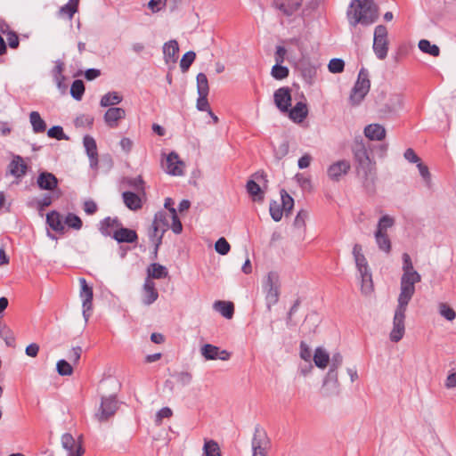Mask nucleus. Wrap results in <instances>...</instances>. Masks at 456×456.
Masks as SVG:
<instances>
[{
    "instance_id": "f257e3e1",
    "label": "nucleus",
    "mask_w": 456,
    "mask_h": 456,
    "mask_svg": "<svg viewBox=\"0 0 456 456\" xmlns=\"http://www.w3.org/2000/svg\"><path fill=\"white\" fill-rule=\"evenodd\" d=\"M353 152L356 162L357 175L361 179L362 186L368 192H374L377 180L376 162L370 159V153L362 141L354 142Z\"/></svg>"
},
{
    "instance_id": "f03ea898",
    "label": "nucleus",
    "mask_w": 456,
    "mask_h": 456,
    "mask_svg": "<svg viewBox=\"0 0 456 456\" xmlns=\"http://www.w3.org/2000/svg\"><path fill=\"white\" fill-rule=\"evenodd\" d=\"M346 17L351 27L355 28L358 24L369 26L378 20L379 9L371 0H352Z\"/></svg>"
},
{
    "instance_id": "7ed1b4c3",
    "label": "nucleus",
    "mask_w": 456,
    "mask_h": 456,
    "mask_svg": "<svg viewBox=\"0 0 456 456\" xmlns=\"http://www.w3.org/2000/svg\"><path fill=\"white\" fill-rule=\"evenodd\" d=\"M412 296L400 295L397 298V306L393 318V328L389 334L392 342H399L405 333V318L407 306L411 300Z\"/></svg>"
},
{
    "instance_id": "20e7f679",
    "label": "nucleus",
    "mask_w": 456,
    "mask_h": 456,
    "mask_svg": "<svg viewBox=\"0 0 456 456\" xmlns=\"http://www.w3.org/2000/svg\"><path fill=\"white\" fill-rule=\"evenodd\" d=\"M403 275L400 281V295L412 296L415 293V284L421 281L420 274L414 270L411 256L408 253H403Z\"/></svg>"
},
{
    "instance_id": "39448f33",
    "label": "nucleus",
    "mask_w": 456,
    "mask_h": 456,
    "mask_svg": "<svg viewBox=\"0 0 456 456\" xmlns=\"http://www.w3.org/2000/svg\"><path fill=\"white\" fill-rule=\"evenodd\" d=\"M343 357L339 353L335 354L330 359V365L327 373L322 374L321 393L326 396L338 395L339 382L338 369L341 366Z\"/></svg>"
},
{
    "instance_id": "423d86ee",
    "label": "nucleus",
    "mask_w": 456,
    "mask_h": 456,
    "mask_svg": "<svg viewBox=\"0 0 456 456\" xmlns=\"http://www.w3.org/2000/svg\"><path fill=\"white\" fill-rule=\"evenodd\" d=\"M370 88L369 71L362 68L358 73L357 80L351 90L349 102L352 105H359L365 98Z\"/></svg>"
},
{
    "instance_id": "0eeeda50",
    "label": "nucleus",
    "mask_w": 456,
    "mask_h": 456,
    "mask_svg": "<svg viewBox=\"0 0 456 456\" xmlns=\"http://www.w3.org/2000/svg\"><path fill=\"white\" fill-rule=\"evenodd\" d=\"M263 288L265 292V301L267 309L270 311L280 297V282L279 276L274 272L268 273L266 279L264 281Z\"/></svg>"
},
{
    "instance_id": "6e6552de",
    "label": "nucleus",
    "mask_w": 456,
    "mask_h": 456,
    "mask_svg": "<svg viewBox=\"0 0 456 456\" xmlns=\"http://www.w3.org/2000/svg\"><path fill=\"white\" fill-rule=\"evenodd\" d=\"M251 446L252 456H267L271 442L265 430L260 425L255 427Z\"/></svg>"
},
{
    "instance_id": "1a4fd4ad",
    "label": "nucleus",
    "mask_w": 456,
    "mask_h": 456,
    "mask_svg": "<svg viewBox=\"0 0 456 456\" xmlns=\"http://www.w3.org/2000/svg\"><path fill=\"white\" fill-rule=\"evenodd\" d=\"M373 51L379 60H384L388 52L387 29L383 25H379L374 30Z\"/></svg>"
},
{
    "instance_id": "9d476101",
    "label": "nucleus",
    "mask_w": 456,
    "mask_h": 456,
    "mask_svg": "<svg viewBox=\"0 0 456 456\" xmlns=\"http://www.w3.org/2000/svg\"><path fill=\"white\" fill-rule=\"evenodd\" d=\"M117 410L118 400L115 395L102 396L96 417L100 421H106L116 413Z\"/></svg>"
},
{
    "instance_id": "9b49d317",
    "label": "nucleus",
    "mask_w": 456,
    "mask_h": 456,
    "mask_svg": "<svg viewBox=\"0 0 456 456\" xmlns=\"http://www.w3.org/2000/svg\"><path fill=\"white\" fill-rule=\"evenodd\" d=\"M80 283V297L82 298V307H83V316L86 320V322L88 321L93 308V297H94V292L93 288L89 286L86 281L85 278L79 279Z\"/></svg>"
},
{
    "instance_id": "f8f14e48",
    "label": "nucleus",
    "mask_w": 456,
    "mask_h": 456,
    "mask_svg": "<svg viewBox=\"0 0 456 456\" xmlns=\"http://www.w3.org/2000/svg\"><path fill=\"white\" fill-rule=\"evenodd\" d=\"M273 101L275 106L281 112H287L291 107V89L289 86L278 88L273 94Z\"/></svg>"
},
{
    "instance_id": "ddd939ff",
    "label": "nucleus",
    "mask_w": 456,
    "mask_h": 456,
    "mask_svg": "<svg viewBox=\"0 0 456 456\" xmlns=\"http://www.w3.org/2000/svg\"><path fill=\"white\" fill-rule=\"evenodd\" d=\"M200 353L206 360H216L228 361L231 357V353L226 350H221L220 347L211 345L205 344L200 348Z\"/></svg>"
},
{
    "instance_id": "4468645a",
    "label": "nucleus",
    "mask_w": 456,
    "mask_h": 456,
    "mask_svg": "<svg viewBox=\"0 0 456 456\" xmlns=\"http://www.w3.org/2000/svg\"><path fill=\"white\" fill-rule=\"evenodd\" d=\"M61 444L69 456H82L85 452L81 442H77L69 433L62 435Z\"/></svg>"
},
{
    "instance_id": "2eb2a0df",
    "label": "nucleus",
    "mask_w": 456,
    "mask_h": 456,
    "mask_svg": "<svg viewBox=\"0 0 456 456\" xmlns=\"http://www.w3.org/2000/svg\"><path fill=\"white\" fill-rule=\"evenodd\" d=\"M112 239H114L118 243H136L138 240V235L135 230L120 227L113 232Z\"/></svg>"
},
{
    "instance_id": "dca6fc26",
    "label": "nucleus",
    "mask_w": 456,
    "mask_h": 456,
    "mask_svg": "<svg viewBox=\"0 0 456 456\" xmlns=\"http://www.w3.org/2000/svg\"><path fill=\"white\" fill-rule=\"evenodd\" d=\"M83 144L89 158L90 167L92 168H96L98 166V152L95 140L92 136L86 134L83 138Z\"/></svg>"
},
{
    "instance_id": "f3484780",
    "label": "nucleus",
    "mask_w": 456,
    "mask_h": 456,
    "mask_svg": "<svg viewBox=\"0 0 456 456\" xmlns=\"http://www.w3.org/2000/svg\"><path fill=\"white\" fill-rule=\"evenodd\" d=\"M58 178L47 171L39 173L37 179V186L45 191H53L58 186Z\"/></svg>"
},
{
    "instance_id": "a211bd4d",
    "label": "nucleus",
    "mask_w": 456,
    "mask_h": 456,
    "mask_svg": "<svg viewBox=\"0 0 456 456\" xmlns=\"http://www.w3.org/2000/svg\"><path fill=\"white\" fill-rule=\"evenodd\" d=\"M158 297L159 292L155 287L154 281L149 279H145L142 287V304L145 305H151L158 299Z\"/></svg>"
},
{
    "instance_id": "6ab92c4d",
    "label": "nucleus",
    "mask_w": 456,
    "mask_h": 456,
    "mask_svg": "<svg viewBox=\"0 0 456 456\" xmlns=\"http://www.w3.org/2000/svg\"><path fill=\"white\" fill-rule=\"evenodd\" d=\"M126 111L122 108L110 107L104 114V121L110 128L118 127V120L125 118Z\"/></svg>"
},
{
    "instance_id": "aec40b11",
    "label": "nucleus",
    "mask_w": 456,
    "mask_h": 456,
    "mask_svg": "<svg viewBox=\"0 0 456 456\" xmlns=\"http://www.w3.org/2000/svg\"><path fill=\"white\" fill-rule=\"evenodd\" d=\"M183 162L179 159V156L176 152L171 151L166 157V172L172 175H183V170L179 167Z\"/></svg>"
},
{
    "instance_id": "412c9836",
    "label": "nucleus",
    "mask_w": 456,
    "mask_h": 456,
    "mask_svg": "<svg viewBox=\"0 0 456 456\" xmlns=\"http://www.w3.org/2000/svg\"><path fill=\"white\" fill-rule=\"evenodd\" d=\"M179 52L178 42L175 39L170 40L163 45L164 60L167 64L175 63L177 61V54Z\"/></svg>"
},
{
    "instance_id": "4be33fe9",
    "label": "nucleus",
    "mask_w": 456,
    "mask_h": 456,
    "mask_svg": "<svg viewBox=\"0 0 456 456\" xmlns=\"http://www.w3.org/2000/svg\"><path fill=\"white\" fill-rule=\"evenodd\" d=\"M289 118L296 123L302 122L308 114V109L306 103L304 102H297L293 108H289L288 110Z\"/></svg>"
},
{
    "instance_id": "5701e85b",
    "label": "nucleus",
    "mask_w": 456,
    "mask_h": 456,
    "mask_svg": "<svg viewBox=\"0 0 456 456\" xmlns=\"http://www.w3.org/2000/svg\"><path fill=\"white\" fill-rule=\"evenodd\" d=\"M350 169V163L347 160H339L332 164L328 169V175L332 180H338Z\"/></svg>"
},
{
    "instance_id": "b1692460",
    "label": "nucleus",
    "mask_w": 456,
    "mask_h": 456,
    "mask_svg": "<svg viewBox=\"0 0 456 456\" xmlns=\"http://www.w3.org/2000/svg\"><path fill=\"white\" fill-rule=\"evenodd\" d=\"M46 224L54 232L59 233H64L65 227L61 214L53 210L46 214Z\"/></svg>"
},
{
    "instance_id": "393cba45",
    "label": "nucleus",
    "mask_w": 456,
    "mask_h": 456,
    "mask_svg": "<svg viewBox=\"0 0 456 456\" xmlns=\"http://www.w3.org/2000/svg\"><path fill=\"white\" fill-rule=\"evenodd\" d=\"M8 167L10 174L16 178L22 177L27 172V165L24 163L23 159L19 155L13 157Z\"/></svg>"
},
{
    "instance_id": "a878e982",
    "label": "nucleus",
    "mask_w": 456,
    "mask_h": 456,
    "mask_svg": "<svg viewBox=\"0 0 456 456\" xmlns=\"http://www.w3.org/2000/svg\"><path fill=\"white\" fill-rule=\"evenodd\" d=\"M122 199L124 204L127 208L133 211H136L142 208V202L139 195L133 191H124L122 193Z\"/></svg>"
},
{
    "instance_id": "bb28decb",
    "label": "nucleus",
    "mask_w": 456,
    "mask_h": 456,
    "mask_svg": "<svg viewBox=\"0 0 456 456\" xmlns=\"http://www.w3.org/2000/svg\"><path fill=\"white\" fill-rule=\"evenodd\" d=\"M364 134L371 141H381L386 136V129L379 124H370L364 128Z\"/></svg>"
},
{
    "instance_id": "cd10ccee",
    "label": "nucleus",
    "mask_w": 456,
    "mask_h": 456,
    "mask_svg": "<svg viewBox=\"0 0 456 456\" xmlns=\"http://www.w3.org/2000/svg\"><path fill=\"white\" fill-rule=\"evenodd\" d=\"M168 276V271L166 266L158 264L152 263L147 267V277L146 279L153 280V279H164Z\"/></svg>"
},
{
    "instance_id": "c85d7f7f",
    "label": "nucleus",
    "mask_w": 456,
    "mask_h": 456,
    "mask_svg": "<svg viewBox=\"0 0 456 456\" xmlns=\"http://www.w3.org/2000/svg\"><path fill=\"white\" fill-rule=\"evenodd\" d=\"M353 255L359 273L370 271L368 262L362 254V248L360 244H355L354 246Z\"/></svg>"
},
{
    "instance_id": "c756f323",
    "label": "nucleus",
    "mask_w": 456,
    "mask_h": 456,
    "mask_svg": "<svg viewBox=\"0 0 456 456\" xmlns=\"http://www.w3.org/2000/svg\"><path fill=\"white\" fill-rule=\"evenodd\" d=\"M330 356L329 352L323 347L315 348V367L323 371L326 368H330Z\"/></svg>"
},
{
    "instance_id": "7c9ffc66",
    "label": "nucleus",
    "mask_w": 456,
    "mask_h": 456,
    "mask_svg": "<svg viewBox=\"0 0 456 456\" xmlns=\"http://www.w3.org/2000/svg\"><path fill=\"white\" fill-rule=\"evenodd\" d=\"M300 357L305 362V366L300 367V372L305 376L308 373H310L313 365L311 363V350L308 347V346L305 344V342L301 341L300 343Z\"/></svg>"
},
{
    "instance_id": "2f4dec72",
    "label": "nucleus",
    "mask_w": 456,
    "mask_h": 456,
    "mask_svg": "<svg viewBox=\"0 0 456 456\" xmlns=\"http://www.w3.org/2000/svg\"><path fill=\"white\" fill-rule=\"evenodd\" d=\"M374 238L379 250L386 254H389L391 252L392 244L388 233L375 231Z\"/></svg>"
},
{
    "instance_id": "473e14b6",
    "label": "nucleus",
    "mask_w": 456,
    "mask_h": 456,
    "mask_svg": "<svg viewBox=\"0 0 456 456\" xmlns=\"http://www.w3.org/2000/svg\"><path fill=\"white\" fill-rule=\"evenodd\" d=\"M214 308L226 319H231L233 316L234 305L231 301H216Z\"/></svg>"
},
{
    "instance_id": "72a5a7b5",
    "label": "nucleus",
    "mask_w": 456,
    "mask_h": 456,
    "mask_svg": "<svg viewBox=\"0 0 456 456\" xmlns=\"http://www.w3.org/2000/svg\"><path fill=\"white\" fill-rule=\"evenodd\" d=\"M403 95L400 94H393L390 95L387 102L385 105L386 112H396L403 107Z\"/></svg>"
},
{
    "instance_id": "f704fd0d",
    "label": "nucleus",
    "mask_w": 456,
    "mask_h": 456,
    "mask_svg": "<svg viewBox=\"0 0 456 456\" xmlns=\"http://www.w3.org/2000/svg\"><path fill=\"white\" fill-rule=\"evenodd\" d=\"M29 121L31 123L32 129H33L34 133L39 134V133H43L45 131L46 124L37 111L30 112Z\"/></svg>"
},
{
    "instance_id": "c9c22d12",
    "label": "nucleus",
    "mask_w": 456,
    "mask_h": 456,
    "mask_svg": "<svg viewBox=\"0 0 456 456\" xmlns=\"http://www.w3.org/2000/svg\"><path fill=\"white\" fill-rule=\"evenodd\" d=\"M169 218H171V214L159 210L155 214L152 223L166 232L169 228Z\"/></svg>"
},
{
    "instance_id": "e433bc0d",
    "label": "nucleus",
    "mask_w": 456,
    "mask_h": 456,
    "mask_svg": "<svg viewBox=\"0 0 456 456\" xmlns=\"http://www.w3.org/2000/svg\"><path fill=\"white\" fill-rule=\"evenodd\" d=\"M165 232L161 228L155 225L153 223L151 224L148 230V237L152 244H156L157 248L162 244V239Z\"/></svg>"
},
{
    "instance_id": "4c0bfd02",
    "label": "nucleus",
    "mask_w": 456,
    "mask_h": 456,
    "mask_svg": "<svg viewBox=\"0 0 456 456\" xmlns=\"http://www.w3.org/2000/svg\"><path fill=\"white\" fill-rule=\"evenodd\" d=\"M123 100V97L118 92H109L105 94L100 101L102 107H109L119 104Z\"/></svg>"
},
{
    "instance_id": "58836bf2",
    "label": "nucleus",
    "mask_w": 456,
    "mask_h": 456,
    "mask_svg": "<svg viewBox=\"0 0 456 456\" xmlns=\"http://www.w3.org/2000/svg\"><path fill=\"white\" fill-rule=\"evenodd\" d=\"M246 188L247 191L253 197L255 201H262L264 200V192L260 185L254 180H248Z\"/></svg>"
},
{
    "instance_id": "ea45409f",
    "label": "nucleus",
    "mask_w": 456,
    "mask_h": 456,
    "mask_svg": "<svg viewBox=\"0 0 456 456\" xmlns=\"http://www.w3.org/2000/svg\"><path fill=\"white\" fill-rule=\"evenodd\" d=\"M360 276L362 279L361 281V290L364 295H369L373 290V283L370 271L360 273Z\"/></svg>"
},
{
    "instance_id": "a19ab883",
    "label": "nucleus",
    "mask_w": 456,
    "mask_h": 456,
    "mask_svg": "<svg viewBox=\"0 0 456 456\" xmlns=\"http://www.w3.org/2000/svg\"><path fill=\"white\" fill-rule=\"evenodd\" d=\"M395 224V220L389 215L382 216L377 224L376 232L387 233V230L392 228Z\"/></svg>"
},
{
    "instance_id": "79ce46f5",
    "label": "nucleus",
    "mask_w": 456,
    "mask_h": 456,
    "mask_svg": "<svg viewBox=\"0 0 456 456\" xmlns=\"http://www.w3.org/2000/svg\"><path fill=\"white\" fill-rule=\"evenodd\" d=\"M302 0H287L281 3L278 8L282 11L286 15H292L301 5Z\"/></svg>"
},
{
    "instance_id": "37998d69",
    "label": "nucleus",
    "mask_w": 456,
    "mask_h": 456,
    "mask_svg": "<svg viewBox=\"0 0 456 456\" xmlns=\"http://www.w3.org/2000/svg\"><path fill=\"white\" fill-rule=\"evenodd\" d=\"M419 48L425 53H428L431 56L437 57L440 53V49L436 45H432L427 39H421L419 42Z\"/></svg>"
},
{
    "instance_id": "c03bdc74",
    "label": "nucleus",
    "mask_w": 456,
    "mask_h": 456,
    "mask_svg": "<svg viewBox=\"0 0 456 456\" xmlns=\"http://www.w3.org/2000/svg\"><path fill=\"white\" fill-rule=\"evenodd\" d=\"M289 69L281 63H275L271 69V76L276 80H282L289 77Z\"/></svg>"
},
{
    "instance_id": "a18cd8bd",
    "label": "nucleus",
    "mask_w": 456,
    "mask_h": 456,
    "mask_svg": "<svg viewBox=\"0 0 456 456\" xmlns=\"http://www.w3.org/2000/svg\"><path fill=\"white\" fill-rule=\"evenodd\" d=\"M85 90L84 82L80 79H76L70 86V94L75 100L80 101L85 94Z\"/></svg>"
},
{
    "instance_id": "49530a36",
    "label": "nucleus",
    "mask_w": 456,
    "mask_h": 456,
    "mask_svg": "<svg viewBox=\"0 0 456 456\" xmlns=\"http://www.w3.org/2000/svg\"><path fill=\"white\" fill-rule=\"evenodd\" d=\"M203 453L205 456H221L218 444L214 440L205 441Z\"/></svg>"
},
{
    "instance_id": "de8ad7c7",
    "label": "nucleus",
    "mask_w": 456,
    "mask_h": 456,
    "mask_svg": "<svg viewBox=\"0 0 456 456\" xmlns=\"http://www.w3.org/2000/svg\"><path fill=\"white\" fill-rule=\"evenodd\" d=\"M64 224L69 228H72L74 230H80L83 226L81 218L74 213H68V215L65 216Z\"/></svg>"
},
{
    "instance_id": "09e8293b",
    "label": "nucleus",
    "mask_w": 456,
    "mask_h": 456,
    "mask_svg": "<svg viewBox=\"0 0 456 456\" xmlns=\"http://www.w3.org/2000/svg\"><path fill=\"white\" fill-rule=\"evenodd\" d=\"M196 58V53L193 51H189L185 53L181 61H180V68L183 72H185L189 69L191 65L193 63Z\"/></svg>"
},
{
    "instance_id": "8fccbe9b",
    "label": "nucleus",
    "mask_w": 456,
    "mask_h": 456,
    "mask_svg": "<svg viewBox=\"0 0 456 456\" xmlns=\"http://www.w3.org/2000/svg\"><path fill=\"white\" fill-rule=\"evenodd\" d=\"M198 94H208L209 86L207 76L204 73H199L196 77Z\"/></svg>"
},
{
    "instance_id": "3c124183",
    "label": "nucleus",
    "mask_w": 456,
    "mask_h": 456,
    "mask_svg": "<svg viewBox=\"0 0 456 456\" xmlns=\"http://www.w3.org/2000/svg\"><path fill=\"white\" fill-rule=\"evenodd\" d=\"M281 207L286 213L290 212L294 207V199L284 189L281 191Z\"/></svg>"
},
{
    "instance_id": "603ef678",
    "label": "nucleus",
    "mask_w": 456,
    "mask_h": 456,
    "mask_svg": "<svg viewBox=\"0 0 456 456\" xmlns=\"http://www.w3.org/2000/svg\"><path fill=\"white\" fill-rule=\"evenodd\" d=\"M269 212L272 218L275 222H279L282 218L283 212L285 211L277 201L272 200L270 202Z\"/></svg>"
},
{
    "instance_id": "864d4df0",
    "label": "nucleus",
    "mask_w": 456,
    "mask_h": 456,
    "mask_svg": "<svg viewBox=\"0 0 456 456\" xmlns=\"http://www.w3.org/2000/svg\"><path fill=\"white\" fill-rule=\"evenodd\" d=\"M294 179L303 191H311L312 182L310 176H305L303 173H297Z\"/></svg>"
},
{
    "instance_id": "5fc2aeb1",
    "label": "nucleus",
    "mask_w": 456,
    "mask_h": 456,
    "mask_svg": "<svg viewBox=\"0 0 456 456\" xmlns=\"http://www.w3.org/2000/svg\"><path fill=\"white\" fill-rule=\"evenodd\" d=\"M56 370L61 376H69L73 373L71 364L64 359L59 360L56 364Z\"/></svg>"
},
{
    "instance_id": "6e6d98bb",
    "label": "nucleus",
    "mask_w": 456,
    "mask_h": 456,
    "mask_svg": "<svg viewBox=\"0 0 456 456\" xmlns=\"http://www.w3.org/2000/svg\"><path fill=\"white\" fill-rule=\"evenodd\" d=\"M439 314L448 321H453L456 318L455 311L450 307L446 303L439 304Z\"/></svg>"
},
{
    "instance_id": "4d7b16f0",
    "label": "nucleus",
    "mask_w": 456,
    "mask_h": 456,
    "mask_svg": "<svg viewBox=\"0 0 456 456\" xmlns=\"http://www.w3.org/2000/svg\"><path fill=\"white\" fill-rule=\"evenodd\" d=\"M47 135L56 140H69V136L64 134L63 128L61 126H53L49 128Z\"/></svg>"
},
{
    "instance_id": "13d9d810",
    "label": "nucleus",
    "mask_w": 456,
    "mask_h": 456,
    "mask_svg": "<svg viewBox=\"0 0 456 456\" xmlns=\"http://www.w3.org/2000/svg\"><path fill=\"white\" fill-rule=\"evenodd\" d=\"M215 249L218 254L225 256L229 253L231 246L225 238L221 237L216 240Z\"/></svg>"
},
{
    "instance_id": "bf43d9fd",
    "label": "nucleus",
    "mask_w": 456,
    "mask_h": 456,
    "mask_svg": "<svg viewBox=\"0 0 456 456\" xmlns=\"http://www.w3.org/2000/svg\"><path fill=\"white\" fill-rule=\"evenodd\" d=\"M110 221H111L110 216H107L104 219H102L99 224V231L103 236L112 238L113 232H111L110 229L113 227H112V225H110V223H111Z\"/></svg>"
},
{
    "instance_id": "052dcab7",
    "label": "nucleus",
    "mask_w": 456,
    "mask_h": 456,
    "mask_svg": "<svg viewBox=\"0 0 456 456\" xmlns=\"http://www.w3.org/2000/svg\"><path fill=\"white\" fill-rule=\"evenodd\" d=\"M170 214H171V219H172L171 229L174 233L180 234L183 231V224L177 216L176 209L171 208Z\"/></svg>"
},
{
    "instance_id": "680f3d73",
    "label": "nucleus",
    "mask_w": 456,
    "mask_h": 456,
    "mask_svg": "<svg viewBox=\"0 0 456 456\" xmlns=\"http://www.w3.org/2000/svg\"><path fill=\"white\" fill-rule=\"evenodd\" d=\"M345 62L342 59L334 58L329 62L328 69L331 73H341L344 70Z\"/></svg>"
},
{
    "instance_id": "e2e57ef3",
    "label": "nucleus",
    "mask_w": 456,
    "mask_h": 456,
    "mask_svg": "<svg viewBox=\"0 0 456 456\" xmlns=\"http://www.w3.org/2000/svg\"><path fill=\"white\" fill-rule=\"evenodd\" d=\"M94 117L88 114H82L79 117H77L75 120V126L77 127L82 126V127H91L94 124Z\"/></svg>"
},
{
    "instance_id": "0e129e2a",
    "label": "nucleus",
    "mask_w": 456,
    "mask_h": 456,
    "mask_svg": "<svg viewBox=\"0 0 456 456\" xmlns=\"http://www.w3.org/2000/svg\"><path fill=\"white\" fill-rule=\"evenodd\" d=\"M176 381L182 386H188L192 380V375L188 371H180L173 374Z\"/></svg>"
},
{
    "instance_id": "69168bd1",
    "label": "nucleus",
    "mask_w": 456,
    "mask_h": 456,
    "mask_svg": "<svg viewBox=\"0 0 456 456\" xmlns=\"http://www.w3.org/2000/svg\"><path fill=\"white\" fill-rule=\"evenodd\" d=\"M127 183L130 187L134 188L138 192L145 193L144 191V181L141 175L134 178H129Z\"/></svg>"
},
{
    "instance_id": "338daca9",
    "label": "nucleus",
    "mask_w": 456,
    "mask_h": 456,
    "mask_svg": "<svg viewBox=\"0 0 456 456\" xmlns=\"http://www.w3.org/2000/svg\"><path fill=\"white\" fill-rule=\"evenodd\" d=\"M77 11V5L69 2L61 7V9L59 10V14L60 15H67L69 19H72V17L74 16L75 12Z\"/></svg>"
},
{
    "instance_id": "774afa93",
    "label": "nucleus",
    "mask_w": 456,
    "mask_h": 456,
    "mask_svg": "<svg viewBox=\"0 0 456 456\" xmlns=\"http://www.w3.org/2000/svg\"><path fill=\"white\" fill-rule=\"evenodd\" d=\"M199 97L197 99V109L200 111H208L209 110V103L208 101V94H198Z\"/></svg>"
}]
</instances>
